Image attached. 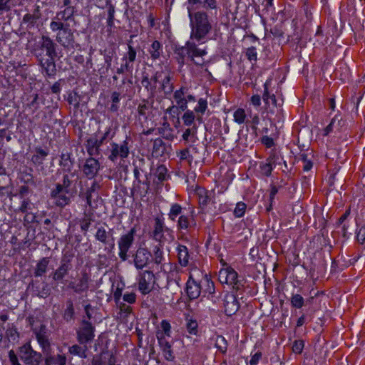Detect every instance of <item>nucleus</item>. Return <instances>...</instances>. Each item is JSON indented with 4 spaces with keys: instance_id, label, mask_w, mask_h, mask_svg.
I'll return each instance as SVG.
<instances>
[{
    "instance_id": "680f3d73",
    "label": "nucleus",
    "mask_w": 365,
    "mask_h": 365,
    "mask_svg": "<svg viewBox=\"0 0 365 365\" xmlns=\"http://www.w3.org/2000/svg\"><path fill=\"white\" fill-rule=\"evenodd\" d=\"M186 329L189 334L197 335L198 333V324L197 321L192 319H187Z\"/></svg>"
},
{
    "instance_id": "ddd939ff",
    "label": "nucleus",
    "mask_w": 365,
    "mask_h": 365,
    "mask_svg": "<svg viewBox=\"0 0 365 365\" xmlns=\"http://www.w3.org/2000/svg\"><path fill=\"white\" fill-rule=\"evenodd\" d=\"M91 281V275L86 270L81 272L79 277L76 281L71 282L68 287L76 294L87 292Z\"/></svg>"
},
{
    "instance_id": "412c9836",
    "label": "nucleus",
    "mask_w": 365,
    "mask_h": 365,
    "mask_svg": "<svg viewBox=\"0 0 365 365\" xmlns=\"http://www.w3.org/2000/svg\"><path fill=\"white\" fill-rule=\"evenodd\" d=\"M95 238L103 245H108V251H111L113 249L115 244L113 235L110 232H107L103 227L97 228Z\"/></svg>"
},
{
    "instance_id": "4c0bfd02",
    "label": "nucleus",
    "mask_w": 365,
    "mask_h": 365,
    "mask_svg": "<svg viewBox=\"0 0 365 365\" xmlns=\"http://www.w3.org/2000/svg\"><path fill=\"white\" fill-rule=\"evenodd\" d=\"M163 52V45L160 41L157 40L154 41L151 43L148 49V53L150 55V58L153 61L159 59Z\"/></svg>"
},
{
    "instance_id": "7ed1b4c3",
    "label": "nucleus",
    "mask_w": 365,
    "mask_h": 365,
    "mask_svg": "<svg viewBox=\"0 0 365 365\" xmlns=\"http://www.w3.org/2000/svg\"><path fill=\"white\" fill-rule=\"evenodd\" d=\"M18 354L24 365H41L43 356L34 350L29 342L18 348Z\"/></svg>"
},
{
    "instance_id": "774afa93",
    "label": "nucleus",
    "mask_w": 365,
    "mask_h": 365,
    "mask_svg": "<svg viewBox=\"0 0 365 365\" xmlns=\"http://www.w3.org/2000/svg\"><path fill=\"white\" fill-rule=\"evenodd\" d=\"M245 56L249 61H256L257 59V52L256 48L254 46H251L247 48Z\"/></svg>"
},
{
    "instance_id": "338daca9",
    "label": "nucleus",
    "mask_w": 365,
    "mask_h": 365,
    "mask_svg": "<svg viewBox=\"0 0 365 365\" xmlns=\"http://www.w3.org/2000/svg\"><path fill=\"white\" fill-rule=\"evenodd\" d=\"M177 156L180 158V160H187L188 163H191L192 161V157L190 154V150L188 148H185L177 152Z\"/></svg>"
},
{
    "instance_id": "c85d7f7f",
    "label": "nucleus",
    "mask_w": 365,
    "mask_h": 365,
    "mask_svg": "<svg viewBox=\"0 0 365 365\" xmlns=\"http://www.w3.org/2000/svg\"><path fill=\"white\" fill-rule=\"evenodd\" d=\"M41 16L40 11V6L36 5L33 14H26L23 17V23L26 25V29H31L34 28L37 21L40 19Z\"/></svg>"
},
{
    "instance_id": "58836bf2",
    "label": "nucleus",
    "mask_w": 365,
    "mask_h": 365,
    "mask_svg": "<svg viewBox=\"0 0 365 365\" xmlns=\"http://www.w3.org/2000/svg\"><path fill=\"white\" fill-rule=\"evenodd\" d=\"M49 258L48 257H43L41 258L36 265L34 268V275L36 277H41L43 275L48 269V266L49 264Z\"/></svg>"
},
{
    "instance_id": "3c124183",
    "label": "nucleus",
    "mask_w": 365,
    "mask_h": 365,
    "mask_svg": "<svg viewBox=\"0 0 365 365\" xmlns=\"http://www.w3.org/2000/svg\"><path fill=\"white\" fill-rule=\"evenodd\" d=\"M34 206V204L31 202L29 198H24L21 200V203L20 206L14 210L16 213H26L29 212Z\"/></svg>"
},
{
    "instance_id": "0eeeda50",
    "label": "nucleus",
    "mask_w": 365,
    "mask_h": 365,
    "mask_svg": "<svg viewBox=\"0 0 365 365\" xmlns=\"http://www.w3.org/2000/svg\"><path fill=\"white\" fill-rule=\"evenodd\" d=\"M135 232V229L132 228L127 233L122 235L118 240V256L123 262L128 259V252L133 245Z\"/></svg>"
},
{
    "instance_id": "a19ab883",
    "label": "nucleus",
    "mask_w": 365,
    "mask_h": 365,
    "mask_svg": "<svg viewBox=\"0 0 365 365\" xmlns=\"http://www.w3.org/2000/svg\"><path fill=\"white\" fill-rule=\"evenodd\" d=\"M62 317L66 322H71L75 319V309L71 299L66 301V308L63 310Z\"/></svg>"
},
{
    "instance_id": "b1692460",
    "label": "nucleus",
    "mask_w": 365,
    "mask_h": 365,
    "mask_svg": "<svg viewBox=\"0 0 365 365\" xmlns=\"http://www.w3.org/2000/svg\"><path fill=\"white\" fill-rule=\"evenodd\" d=\"M99 169L100 163L98 160L91 157L86 160L83 167V172L88 178L92 179L97 175Z\"/></svg>"
},
{
    "instance_id": "052dcab7",
    "label": "nucleus",
    "mask_w": 365,
    "mask_h": 365,
    "mask_svg": "<svg viewBox=\"0 0 365 365\" xmlns=\"http://www.w3.org/2000/svg\"><path fill=\"white\" fill-rule=\"evenodd\" d=\"M67 101L70 105L78 108L80 106V96L76 92H71L68 95Z\"/></svg>"
},
{
    "instance_id": "f03ea898",
    "label": "nucleus",
    "mask_w": 365,
    "mask_h": 365,
    "mask_svg": "<svg viewBox=\"0 0 365 365\" xmlns=\"http://www.w3.org/2000/svg\"><path fill=\"white\" fill-rule=\"evenodd\" d=\"M50 29L52 31H58L56 36V41L63 48H68L74 43V35L69 28V24L60 21H51Z\"/></svg>"
},
{
    "instance_id": "9d476101",
    "label": "nucleus",
    "mask_w": 365,
    "mask_h": 365,
    "mask_svg": "<svg viewBox=\"0 0 365 365\" xmlns=\"http://www.w3.org/2000/svg\"><path fill=\"white\" fill-rule=\"evenodd\" d=\"M37 61L38 65L41 68V73L47 78H54L56 73V65L55 58L56 57H47L45 58V55H41L40 53H37Z\"/></svg>"
},
{
    "instance_id": "6e6552de",
    "label": "nucleus",
    "mask_w": 365,
    "mask_h": 365,
    "mask_svg": "<svg viewBox=\"0 0 365 365\" xmlns=\"http://www.w3.org/2000/svg\"><path fill=\"white\" fill-rule=\"evenodd\" d=\"M163 71H157L150 77L148 73H143L141 84L148 93L150 98H154L156 96L158 92L157 85L163 77Z\"/></svg>"
},
{
    "instance_id": "69168bd1",
    "label": "nucleus",
    "mask_w": 365,
    "mask_h": 365,
    "mask_svg": "<svg viewBox=\"0 0 365 365\" xmlns=\"http://www.w3.org/2000/svg\"><path fill=\"white\" fill-rule=\"evenodd\" d=\"M247 205L242 202L237 203L235 209L234 210V215L236 217H242L245 212Z\"/></svg>"
},
{
    "instance_id": "4468645a",
    "label": "nucleus",
    "mask_w": 365,
    "mask_h": 365,
    "mask_svg": "<svg viewBox=\"0 0 365 365\" xmlns=\"http://www.w3.org/2000/svg\"><path fill=\"white\" fill-rule=\"evenodd\" d=\"M133 264L137 269L146 267L151 261V252L146 247H139L133 255Z\"/></svg>"
},
{
    "instance_id": "09e8293b",
    "label": "nucleus",
    "mask_w": 365,
    "mask_h": 365,
    "mask_svg": "<svg viewBox=\"0 0 365 365\" xmlns=\"http://www.w3.org/2000/svg\"><path fill=\"white\" fill-rule=\"evenodd\" d=\"M106 354H109V350L103 349L100 354H95L91 361V365H106Z\"/></svg>"
},
{
    "instance_id": "5fc2aeb1",
    "label": "nucleus",
    "mask_w": 365,
    "mask_h": 365,
    "mask_svg": "<svg viewBox=\"0 0 365 365\" xmlns=\"http://www.w3.org/2000/svg\"><path fill=\"white\" fill-rule=\"evenodd\" d=\"M234 120L238 124L246 123L247 114L243 108H237L233 114Z\"/></svg>"
},
{
    "instance_id": "4be33fe9",
    "label": "nucleus",
    "mask_w": 365,
    "mask_h": 365,
    "mask_svg": "<svg viewBox=\"0 0 365 365\" xmlns=\"http://www.w3.org/2000/svg\"><path fill=\"white\" fill-rule=\"evenodd\" d=\"M200 283L201 292L204 293L205 295H207L208 299L215 302L216 299H217V297L215 295V287L214 282L211 280V279L206 274L200 280Z\"/></svg>"
},
{
    "instance_id": "f257e3e1",
    "label": "nucleus",
    "mask_w": 365,
    "mask_h": 365,
    "mask_svg": "<svg viewBox=\"0 0 365 365\" xmlns=\"http://www.w3.org/2000/svg\"><path fill=\"white\" fill-rule=\"evenodd\" d=\"M190 26V40L195 41L198 45L207 42L208 36L212 30V19L207 11H197L188 15Z\"/></svg>"
},
{
    "instance_id": "f8f14e48",
    "label": "nucleus",
    "mask_w": 365,
    "mask_h": 365,
    "mask_svg": "<svg viewBox=\"0 0 365 365\" xmlns=\"http://www.w3.org/2000/svg\"><path fill=\"white\" fill-rule=\"evenodd\" d=\"M68 190L61 188L59 184L51 190L50 197L53 200V204L58 207H64L71 202V197L68 195Z\"/></svg>"
},
{
    "instance_id": "9b49d317",
    "label": "nucleus",
    "mask_w": 365,
    "mask_h": 365,
    "mask_svg": "<svg viewBox=\"0 0 365 365\" xmlns=\"http://www.w3.org/2000/svg\"><path fill=\"white\" fill-rule=\"evenodd\" d=\"M172 230L166 227L164 224L163 219L159 217L155 218V223L151 237L153 240L160 243L165 242L167 240L165 235H169L171 239L173 238L172 235Z\"/></svg>"
},
{
    "instance_id": "603ef678",
    "label": "nucleus",
    "mask_w": 365,
    "mask_h": 365,
    "mask_svg": "<svg viewBox=\"0 0 365 365\" xmlns=\"http://www.w3.org/2000/svg\"><path fill=\"white\" fill-rule=\"evenodd\" d=\"M195 115L193 110H187L182 116L183 124L186 126H192L195 125Z\"/></svg>"
},
{
    "instance_id": "72a5a7b5",
    "label": "nucleus",
    "mask_w": 365,
    "mask_h": 365,
    "mask_svg": "<svg viewBox=\"0 0 365 365\" xmlns=\"http://www.w3.org/2000/svg\"><path fill=\"white\" fill-rule=\"evenodd\" d=\"M212 341H214L215 347L221 354H225L228 348V343L225 338L222 335H215L210 338Z\"/></svg>"
},
{
    "instance_id": "2f4dec72",
    "label": "nucleus",
    "mask_w": 365,
    "mask_h": 365,
    "mask_svg": "<svg viewBox=\"0 0 365 365\" xmlns=\"http://www.w3.org/2000/svg\"><path fill=\"white\" fill-rule=\"evenodd\" d=\"M167 146L160 138H156L153 143L152 155L154 158H160L167 153Z\"/></svg>"
},
{
    "instance_id": "864d4df0",
    "label": "nucleus",
    "mask_w": 365,
    "mask_h": 365,
    "mask_svg": "<svg viewBox=\"0 0 365 365\" xmlns=\"http://www.w3.org/2000/svg\"><path fill=\"white\" fill-rule=\"evenodd\" d=\"M151 106L148 103V101L143 100L142 103H140L138 106V113L140 116H143L144 118H147L150 110Z\"/></svg>"
},
{
    "instance_id": "6e6d98bb",
    "label": "nucleus",
    "mask_w": 365,
    "mask_h": 365,
    "mask_svg": "<svg viewBox=\"0 0 365 365\" xmlns=\"http://www.w3.org/2000/svg\"><path fill=\"white\" fill-rule=\"evenodd\" d=\"M290 302L292 307L300 309L304 306V299L302 295L293 294L291 297Z\"/></svg>"
},
{
    "instance_id": "a211bd4d",
    "label": "nucleus",
    "mask_w": 365,
    "mask_h": 365,
    "mask_svg": "<svg viewBox=\"0 0 365 365\" xmlns=\"http://www.w3.org/2000/svg\"><path fill=\"white\" fill-rule=\"evenodd\" d=\"M32 330L38 344L41 347L42 351L43 353L48 352L51 349V343L47 336L46 325L41 324L38 327L32 328Z\"/></svg>"
},
{
    "instance_id": "a878e982",
    "label": "nucleus",
    "mask_w": 365,
    "mask_h": 365,
    "mask_svg": "<svg viewBox=\"0 0 365 365\" xmlns=\"http://www.w3.org/2000/svg\"><path fill=\"white\" fill-rule=\"evenodd\" d=\"M188 90L187 87L182 86L180 89L176 90L173 94V98L178 107L182 111L187 108V100L185 96L187 94Z\"/></svg>"
},
{
    "instance_id": "423d86ee",
    "label": "nucleus",
    "mask_w": 365,
    "mask_h": 365,
    "mask_svg": "<svg viewBox=\"0 0 365 365\" xmlns=\"http://www.w3.org/2000/svg\"><path fill=\"white\" fill-rule=\"evenodd\" d=\"M73 255L71 252H66L63 255L59 267L52 273V279L55 282H62L63 279L73 269L72 261Z\"/></svg>"
},
{
    "instance_id": "393cba45",
    "label": "nucleus",
    "mask_w": 365,
    "mask_h": 365,
    "mask_svg": "<svg viewBox=\"0 0 365 365\" xmlns=\"http://www.w3.org/2000/svg\"><path fill=\"white\" fill-rule=\"evenodd\" d=\"M225 313L227 316L235 314L240 308V304L236 297L232 294H226L224 299Z\"/></svg>"
},
{
    "instance_id": "e2e57ef3",
    "label": "nucleus",
    "mask_w": 365,
    "mask_h": 365,
    "mask_svg": "<svg viewBox=\"0 0 365 365\" xmlns=\"http://www.w3.org/2000/svg\"><path fill=\"white\" fill-rule=\"evenodd\" d=\"M164 259L163 251L159 246H155L153 250V261L155 264H160Z\"/></svg>"
},
{
    "instance_id": "de8ad7c7",
    "label": "nucleus",
    "mask_w": 365,
    "mask_h": 365,
    "mask_svg": "<svg viewBox=\"0 0 365 365\" xmlns=\"http://www.w3.org/2000/svg\"><path fill=\"white\" fill-rule=\"evenodd\" d=\"M193 222L192 215H181L178 220V227L179 229L187 230Z\"/></svg>"
},
{
    "instance_id": "c03bdc74",
    "label": "nucleus",
    "mask_w": 365,
    "mask_h": 365,
    "mask_svg": "<svg viewBox=\"0 0 365 365\" xmlns=\"http://www.w3.org/2000/svg\"><path fill=\"white\" fill-rule=\"evenodd\" d=\"M93 220V213L84 212L83 217L79 221L81 229L84 234L88 232Z\"/></svg>"
},
{
    "instance_id": "bb28decb",
    "label": "nucleus",
    "mask_w": 365,
    "mask_h": 365,
    "mask_svg": "<svg viewBox=\"0 0 365 365\" xmlns=\"http://www.w3.org/2000/svg\"><path fill=\"white\" fill-rule=\"evenodd\" d=\"M172 79L173 77L169 73H163L159 82L158 92H163L165 96L170 95L174 90Z\"/></svg>"
},
{
    "instance_id": "79ce46f5",
    "label": "nucleus",
    "mask_w": 365,
    "mask_h": 365,
    "mask_svg": "<svg viewBox=\"0 0 365 365\" xmlns=\"http://www.w3.org/2000/svg\"><path fill=\"white\" fill-rule=\"evenodd\" d=\"M30 289L34 292V294L40 298H46L50 294V289L47 284H44L41 289L35 285L34 282H32L29 285Z\"/></svg>"
},
{
    "instance_id": "2eb2a0df",
    "label": "nucleus",
    "mask_w": 365,
    "mask_h": 365,
    "mask_svg": "<svg viewBox=\"0 0 365 365\" xmlns=\"http://www.w3.org/2000/svg\"><path fill=\"white\" fill-rule=\"evenodd\" d=\"M217 3L216 0H187V9L188 15L195 13L202 8L204 11L216 10Z\"/></svg>"
},
{
    "instance_id": "c756f323",
    "label": "nucleus",
    "mask_w": 365,
    "mask_h": 365,
    "mask_svg": "<svg viewBox=\"0 0 365 365\" xmlns=\"http://www.w3.org/2000/svg\"><path fill=\"white\" fill-rule=\"evenodd\" d=\"M186 291L190 299L198 298L201 293L200 283L190 277L187 282Z\"/></svg>"
},
{
    "instance_id": "4d7b16f0",
    "label": "nucleus",
    "mask_w": 365,
    "mask_h": 365,
    "mask_svg": "<svg viewBox=\"0 0 365 365\" xmlns=\"http://www.w3.org/2000/svg\"><path fill=\"white\" fill-rule=\"evenodd\" d=\"M182 210V208L180 205L178 203L173 204L168 213L169 219L175 221L176 217L181 214Z\"/></svg>"
},
{
    "instance_id": "13d9d810",
    "label": "nucleus",
    "mask_w": 365,
    "mask_h": 365,
    "mask_svg": "<svg viewBox=\"0 0 365 365\" xmlns=\"http://www.w3.org/2000/svg\"><path fill=\"white\" fill-rule=\"evenodd\" d=\"M115 55H116V53L114 50L104 51L103 56H104V61H105V64H106V72H108V71L111 68L112 61H113V57L115 56Z\"/></svg>"
},
{
    "instance_id": "cd10ccee",
    "label": "nucleus",
    "mask_w": 365,
    "mask_h": 365,
    "mask_svg": "<svg viewBox=\"0 0 365 365\" xmlns=\"http://www.w3.org/2000/svg\"><path fill=\"white\" fill-rule=\"evenodd\" d=\"M76 12L77 9L75 6L65 8L63 10L58 11L52 21H60L64 23L74 21V15Z\"/></svg>"
},
{
    "instance_id": "473e14b6",
    "label": "nucleus",
    "mask_w": 365,
    "mask_h": 365,
    "mask_svg": "<svg viewBox=\"0 0 365 365\" xmlns=\"http://www.w3.org/2000/svg\"><path fill=\"white\" fill-rule=\"evenodd\" d=\"M178 257L180 264L182 267H187L190 259V254L187 247L182 245H179L177 247Z\"/></svg>"
},
{
    "instance_id": "a18cd8bd",
    "label": "nucleus",
    "mask_w": 365,
    "mask_h": 365,
    "mask_svg": "<svg viewBox=\"0 0 365 365\" xmlns=\"http://www.w3.org/2000/svg\"><path fill=\"white\" fill-rule=\"evenodd\" d=\"M197 127L196 125H193L192 127L187 128L182 135L183 140L185 142H195L197 140Z\"/></svg>"
},
{
    "instance_id": "37998d69",
    "label": "nucleus",
    "mask_w": 365,
    "mask_h": 365,
    "mask_svg": "<svg viewBox=\"0 0 365 365\" xmlns=\"http://www.w3.org/2000/svg\"><path fill=\"white\" fill-rule=\"evenodd\" d=\"M128 45V51L125 53L123 57V61L128 65L133 66L134 61L136 60L137 51L136 49L130 43Z\"/></svg>"
},
{
    "instance_id": "5701e85b",
    "label": "nucleus",
    "mask_w": 365,
    "mask_h": 365,
    "mask_svg": "<svg viewBox=\"0 0 365 365\" xmlns=\"http://www.w3.org/2000/svg\"><path fill=\"white\" fill-rule=\"evenodd\" d=\"M195 192L201 207L207 206L210 202H213L215 195L213 190H207L204 187H197Z\"/></svg>"
},
{
    "instance_id": "0e129e2a",
    "label": "nucleus",
    "mask_w": 365,
    "mask_h": 365,
    "mask_svg": "<svg viewBox=\"0 0 365 365\" xmlns=\"http://www.w3.org/2000/svg\"><path fill=\"white\" fill-rule=\"evenodd\" d=\"M9 361L10 365H24L20 363V358L18 354V351L16 352L14 350L11 349L8 352Z\"/></svg>"
},
{
    "instance_id": "6ab92c4d",
    "label": "nucleus",
    "mask_w": 365,
    "mask_h": 365,
    "mask_svg": "<svg viewBox=\"0 0 365 365\" xmlns=\"http://www.w3.org/2000/svg\"><path fill=\"white\" fill-rule=\"evenodd\" d=\"M98 134H101L99 128L86 140L85 146L90 156L100 155V148L102 145V143L99 140Z\"/></svg>"
},
{
    "instance_id": "1a4fd4ad",
    "label": "nucleus",
    "mask_w": 365,
    "mask_h": 365,
    "mask_svg": "<svg viewBox=\"0 0 365 365\" xmlns=\"http://www.w3.org/2000/svg\"><path fill=\"white\" fill-rule=\"evenodd\" d=\"M130 138L126 137L125 140H124L120 144L114 142L110 143V154L108 155V158L113 163L115 162L118 158L121 160L127 158L130 153Z\"/></svg>"
},
{
    "instance_id": "aec40b11",
    "label": "nucleus",
    "mask_w": 365,
    "mask_h": 365,
    "mask_svg": "<svg viewBox=\"0 0 365 365\" xmlns=\"http://www.w3.org/2000/svg\"><path fill=\"white\" fill-rule=\"evenodd\" d=\"M156 337L164 358L169 361H174L175 356L173 354L172 345L164 336V334L163 333H156Z\"/></svg>"
},
{
    "instance_id": "20e7f679",
    "label": "nucleus",
    "mask_w": 365,
    "mask_h": 365,
    "mask_svg": "<svg viewBox=\"0 0 365 365\" xmlns=\"http://www.w3.org/2000/svg\"><path fill=\"white\" fill-rule=\"evenodd\" d=\"M95 327L93 324L86 319H83L80 326L76 331V339L81 345L90 344L95 337Z\"/></svg>"
},
{
    "instance_id": "c9c22d12",
    "label": "nucleus",
    "mask_w": 365,
    "mask_h": 365,
    "mask_svg": "<svg viewBox=\"0 0 365 365\" xmlns=\"http://www.w3.org/2000/svg\"><path fill=\"white\" fill-rule=\"evenodd\" d=\"M67 359L64 354H46L45 365H66Z\"/></svg>"
},
{
    "instance_id": "8fccbe9b",
    "label": "nucleus",
    "mask_w": 365,
    "mask_h": 365,
    "mask_svg": "<svg viewBox=\"0 0 365 365\" xmlns=\"http://www.w3.org/2000/svg\"><path fill=\"white\" fill-rule=\"evenodd\" d=\"M155 175L160 182L167 180L170 177L168 174V169L164 165H160L157 167Z\"/></svg>"
},
{
    "instance_id": "7c9ffc66",
    "label": "nucleus",
    "mask_w": 365,
    "mask_h": 365,
    "mask_svg": "<svg viewBox=\"0 0 365 365\" xmlns=\"http://www.w3.org/2000/svg\"><path fill=\"white\" fill-rule=\"evenodd\" d=\"M226 275L227 278V284L232 285L233 289L236 291H239L242 289L243 285L241 282L237 279L238 274L235 270L231 267L227 268Z\"/></svg>"
},
{
    "instance_id": "dca6fc26",
    "label": "nucleus",
    "mask_w": 365,
    "mask_h": 365,
    "mask_svg": "<svg viewBox=\"0 0 365 365\" xmlns=\"http://www.w3.org/2000/svg\"><path fill=\"white\" fill-rule=\"evenodd\" d=\"M155 283V275L152 271L145 270L140 272L138 279V289L143 294L150 293Z\"/></svg>"
},
{
    "instance_id": "39448f33",
    "label": "nucleus",
    "mask_w": 365,
    "mask_h": 365,
    "mask_svg": "<svg viewBox=\"0 0 365 365\" xmlns=\"http://www.w3.org/2000/svg\"><path fill=\"white\" fill-rule=\"evenodd\" d=\"M57 44L51 38L48 36L43 35L36 47L34 48V54L37 58V53H40L41 55H44L48 58L57 57L58 54L56 52Z\"/></svg>"
},
{
    "instance_id": "49530a36",
    "label": "nucleus",
    "mask_w": 365,
    "mask_h": 365,
    "mask_svg": "<svg viewBox=\"0 0 365 365\" xmlns=\"http://www.w3.org/2000/svg\"><path fill=\"white\" fill-rule=\"evenodd\" d=\"M175 53L177 55V59L178 63L183 65L185 63V58L187 56L189 58V52L187 48V41L184 46L178 48L175 51Z\"/></svg>"
},
{
    "instance_id": "f3484780",
    "label": "nucleus",
    "mask_w": 365,
    "mask_h": 365,
    "mask_svg": "<svg viewBox=\"0 0 365 365\" xmlns=\"http://www.w3.org/2000/svg\"><path fill=\"white\" fill-rule=\"evenodd\" d=\"M197 42L192 40L187 41V48L189 52V58L196 65L202 66L204 63V61L201 59L200 61L195 60L196 58H202L205 56L207 52L206 47L200 48L197 45Z\"/></svg>"
},
{
    "instance_id": "bf43d9fd",
    "label": "nucleus",
    "mask_w": 365,
    "mask_h": 365,
    "mask_svg": "<svg viewBox=\"0 0 365 365\" xmlns=\"http://www.w3.org/2000/svg\"><path fill=\"white\" fill-rule=\"evenodd\" d=\"M166 289L170 290L172 294H176L180 289L178 282L174 279H168Z\"/></svg>"
},
{
    "instance_id": "e433bc0d",
    "label": "nucleus",
    "mask_w": 365,
    "mask_h": 365,
    "mask_svg": "<svg viewBox=\"0 0 365 365\" xmlns=\"http://www.w3.org/2000/svg\"><path fill=\"white\" fill-rule=\"evenodd\" d=\"M158 133L166 140H173L175 138L174 130L170 123L166 120L163 123L160 127L158 128Z\"/></svg>"
},
{
    "instance_id": "ea45409f",
    "label": "nucleus",
    "mask_w": 365,
    "mask_h": 365,
    "mask_svg": "<svg viewBox=\"0 0 365 365\" xmlns=\"http://www.w3.org/2000/svg\"><path fill=\"white\" fill-rule=\"evenodd\" d=\"M88 348L87 344H73L68 348V352L71 355L78 356L80 358L86 359L87 357V351Z\"/></svg>"
},
{
    "instance_id": "f704fd0d",
    "label": "nucleus",
    "mask_w": 365,
    "mask_h": 365,
    "mask_svg": "<svg viewBox=\"0 0 365 365\" xmlns=\"http://www.w3.org/2000/svg\"><path fill=\"white\" fill-rule=\"evenodd\" d=\"M270 84V81H267L264 84V93L262 95V99L266 105L269 106L272 104V106L277 107L279 106L280 104L277 103V99L274 94H270L269 92V86Z\"/></svg>"
}]
</instances>
